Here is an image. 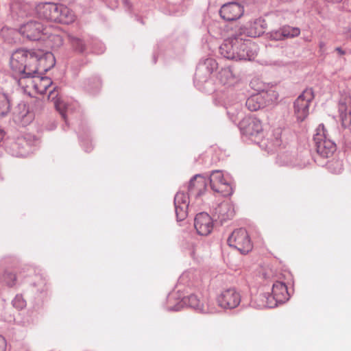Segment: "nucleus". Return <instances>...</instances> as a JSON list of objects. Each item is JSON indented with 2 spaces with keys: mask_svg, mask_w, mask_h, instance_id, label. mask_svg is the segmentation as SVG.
Returning a JSON list of instances; mask_svg holds the SVG:
<instances>
[{
  "mask_svg": "<svg viewBox=\"0 0 351 351\" xmlns=\"http://www.w3.org/2000/svg\"><path fill=\"white\" fill-rule=\"evenodd\" d=\"M54 64L53 54L40 49H16L12 53L10 60V68L14 74L22 75L19 80L21 84L23 79L29 77L39 71H47Z\"/></svg>",
  "mask_w": 351,
  "mask_h": 351,
  "instance_id": "nucleus-1",
  "label": "nucleus"
},
{
  "mask_svg": "<svg viewBox=\"0 0 351 351\" xmlns=\"http://www.w3.org/2000/svg\"><path fill=\"white\" fill-rule=\"evenodd\" d=\"M220 51L228 59L252 60L256 55L257 46L250 39L235 34L221 46Z\"/></svg>",
  "mask_w": 351,
  "mask_h": 351,
  "instance_id": "nucleus-2",
  "label": "nucleus"
},
{
  "mask_svg": "<svg viewBox=\"0 0 351 351\" xmlns=\"http://www.w3.org/2000/svg\"><path fill=\"white\" fill-rule=\"evenodd\" d=\"M289 298L287 287L284 282L276 280L272 287V296L261 294L255 299V302L259 308H271L277 302H284Z\"/></svg>",
  "mask_w": 351,
  "mask_h": 351,
  "instance_id": "nucleus-3",
  "label": "nucleus"
},
{
  "mask_svg": "<svg viewBox=\"0 0 351 351\" xmlns=\"http://www.w3.org/2000/svg\"><path fill=\"white\" fill-rule=\"evenodd\" d=\"M315 97L312 88H306L293 103L294 114L298 121H304L309 114V106Z\"/></svg>",
  "mask_w": 351,
  "mask_h": 351,
  "instance_id": "nucleus-4",
  "label": "nucleus"
},
{
  "mask_svg": "<svg viewBox=\"0 0 351 351\" xmlns=\"http://www.w3.org/2000/svg\"><path fill=\"white\" fill-rule=\"evenodd\" d=\"M314 136L316 151L321 156L328 158L336 150L335 144L327 138L326 130L324 125H319Z\"/></svg>",
  "mask_w": 351,
  "mask_h": 351,
  "instance_id": "nucleus-5",
  "label": "nucleus"
},
{
  "mask_svg": "<svg viewBox=\"0 0 351 351\" xmlns=\"http://www.w3.org/2000/svg\"><path fill=\"white\" fill-rule=\"evenodd\" d=\"M19 34L29 40H38L44 36L49 34L47 27L37 21H29L19 28Z\"/></svg>",
  "mask_w": 351,
  "mask_h": 351,
  "instance_id": "nucleus-6",
  "label": "nucleus"
},
{
  "mask_svg": "<svg viewBox=\"0 0 351 351\" xmlns=\"http://www.w3.org/2000/svg\"><path fill=\"white\" fill-rule=\"evenodd\" d=\"M228 244L237 249L240 252L245 254L252 249V243L246 230L239 228L233 231L228 239Z\"/></svg>",
  "mask_w": 351,
  "mask_h": 351,
  "instance_id": "nucleus-7",
  "label": "nucleus"
},
{
  "mask_svg": "<svg viewBox=\"0 0 351 351\" xmlns=\"http://www.w3.org/2000/svg\"><path fill=\"white\" fill-rule=\"evenodd\" d=\"M266 27L267 23L265 20L262 18H258L240 27L235 34L244 38H256L262 35Z\"/></svg>",
  "mask_w": 351,
  "mask_h": 351,
  "instance_id": "nucleus-8",
  "label": "nucleus"
},
{
  "mask_svg": "<svg viewBox=\"0 0 351 351\" xmlns=\"http://www.w3.org/2000/svg\"><path fill=\"white\" fill-rule=\"evenodd\" d=\"M217 302L223 308H234L241 302V295L234 288L224 289L218 295Z\"/></svg>",
  "mask_w": 351,
  "mask_h": 351,
  "instance_id": "nucleus-9",
  "label": "nucleus"
},
{
  "mask_svg": "<svg viewBox=\"0 0 351 351\" xmlns=\"http://www.w3.org/2000/svg\"><path fill=\"white\" fill-rule=\"evenodd\" d=\"M210 186L212 189L223 196L232 193V189L230 184L224 179L223 174L220 171L212 173L210 177Z\"/></svg>",
  "mask_w": 351,
  "mask_h": 351,
  "instance_id": "nucleus-10",
  "label": "nucleus"
},
{
  "mask_svg": "<svg viewBox=\"0 0 351 351\" xmlns=\"http://www.w3.org/2000/svg\"><path fill=\"white\" fill-rule=\"evenodd\" d=\"M243 7L234 2L224 4L219 10L221 17L227 21L239 19L243 14Z\"/></svg>",
  "mask_w": 351,
  "mask_h": 351,
  "instance_id": "nucleus-11",
  "label": "nucleus"
},
{
  "mask_svg": "<svg viewBox=\"0 0 351 351\" xmlns=\"http://www.w3.org/2000/svg\"><path fill=\"white\" fill-rule=\"evenodd\" d=\"M240 125L243 132L250 136H258L263 132L262 123L256 117L243 119Z\"/></svg>",
  "mask_w": 351,
  "mask_h": 351,
  "instance_id": "nucleus-12",
  "label": "nucleus"
},
{
  "mask_svg": "<svg viewBox=\"0 0 351 351\" xmlns=\"http://www.w3.org/2000/svg\"><path fill=\"white\" fill-rule=\"evenodd\" d=\"M27 88H32L36 93L44 94L47 89L51 85L52 81L47 77L34 76L27 77L25 82Z\"/></svg>",
  "mask_w": 351,
  "mask_h": 351,
  "instance_id": "nucleus-13",
  "label": "nucleus"
},
{
  "mask_svg": "<svg viewBox=\"0 0 351 351\" xmlns=\"http://www.w3.org/2000/svg\"><path fill=\"white\" fill-rule=\"evenodd\" d=\"M59 4L54 3H40L36 6V13L39 17L51 21L58 19Z\"/></svg>",
  "mask_w": 351,
  "mask_h": 351,
  "instance_id": "nucleus-14",
  "label": "nucleus"
},
{
  "mask_svg": "<svg viewBox=\"0 0 351 351\" xmlns=\"http://www.w3.org/2000/svg\"><path fill=\"white\" fill-rule=\"evenodd\" d=\"M194 226L199 234L206 236L213 230V220L207 213H200L195 218Z\"/></svg>",
  "mask_w": 351,
  "mask_h": 351,
  "instance_id": "nucleus-15",
  "label": "nucleus"
},
{
  "mask_svg": "<svg viewBox=\"0 0 351 351\" xmlns=\"http://www.w3.org/2000/svg\"><path fill=\"white\" fill-rule=\"evenodd\" d=\"M174 204L177 219L180 221L183 220L187 216L189 195L184 192H178L174 198Z\"/></svg>",
  "mask_w": 351,
  "mask_h": 351,
  "instance_id": "nucleus-16",
  "label": "nucleus"
},
{
  "mask_svg": "<svg viewBox=\"0 0 351 351\" xmlns=\"http://www.w3.org/2000/svg\"><path fill=\"white\" fill-rule=\"evenodd\" d=\"M206 180L200 175H196L190 181L189 190L196 197L202 195L206 189Z\"/></svg>",
  "mask_w": 351,
  "mask_h": 351,
  "instance_id": "nucleus-17",
  "label": "nucleus"
},
{
  "mask_svg": "<svg viewBox=\"0 0 351 351\" xmlns=\"http://www.w3.org/2000/svg\"><path fill=\"white\" fill-rule=\"evenodd\" d=\"M58 15L55 22L69 24L73 22L75 19L73 12L62 4H59Z\"/></svg>",
  "mask_w": 351,
  "mask_h": 351,
  "instance_id": "nucleus-18",
  "label": "nucleus"
},
{
  "mask_svg": "<svg viewBox=\"0 0 351 351\" xmlns=\"http://www.w3.org/2000/svg\"><path fill=\"white\" fill-rule=\"evenodd\" d=\"M219 218L221 221H226L232 219L235 213L232 204L229 202H223L218 207Z\"/></svg>",
  "mask_w": 351,
  "mask_h": 351,
  "instance_id": "nucleus-19",
  "label": "nucleus"
},
{
  "mask_svg": "<svg viewBox=\"0 0 351 351\" xmlns=\"http://www.w3.org/2000/svg\"><path fill=\"white\" fill-rule=\"evenodd\" d=\"M246 106L250 110L256 111L267 106V101L264 100L261 93H259L249 97L246 101Z\"/></svg>",
  "mask_w": 351,
  "mask_h": 351,
  "instance_id": "nucleus-20",
  "label": "nucleus"
},
{
  "mask_svg": "<svg viewBox=\"0 0 351 351\" xmlns=\"http://www.w3.org/2000/svg\"><path fill=\"white\" fill-rule=\"evenodd\" d=\"M220 82L223 85L231 86L234 84L237 79L230 69H222L219 75Z\"/></svg>",
  "mask_w": 351,
  "mask_h": 351,
  "instance_id": "nucleus-21",
  "label": "nucleus"
},
{
  "mask_svg": "<svg viewBox=\"0 0 351 351\" xmlns=\"http://www.w3.org/2000/svg\"><path fill=\"white\" fill-rule=\"evenodd\" d=\"M49 99L53 101V104L56 110L59 111L62 116L64 118L66 104L60 97H58V92L56 90H54L49 93Z\"/></svg>",
  "mask_w": 351,
  "mask_h": 351,
  "instance_id": "nucleus-22",
  "label": "nucleus"
},
{
  "mask_svg": "<svg viewBox=\"0 0 351 351\" xmlns=\"http://www.w3.org/2000/svg\"><path fill=\"white\" fill-rule=\"evenodd\" d=\"M183 302L185 304L190 307L198 310L201 312L205 313L204 305L200 300L195 295H190L189 296L184 298Z\"/></svg>",
  "mask_w": 351,
  "mask_h": 351,
  "instance_id": "nucleus-23",
  "label": "nucleus"
},
{
  "mask_svg": "<svg viewBox=\"0 0 351 351\" xmlns=\"http://www.w3.org/2000/svg\"><path fill=\"white\" fill-rule=\"evenodd\" d=\"M284 40L293 38L300 34V29L298 27H293L289 25H284L282 27Z\"/></svg>",
  "mask_w": 351,
  "mask_h": 351,
  "instance_id": "nucleus-24",
  "label": "nucleus"
},
{
  "mask_svg": "<svg viewBox=\"0 0 351 351\" xmlns=\"http://www.w3.org/2000/svg\"><path fill=\"white\" fill-rule=\"evenodd\" d=\"M264 100L267 101V106L276 102L278 99V94L275 90H269L267 92L261 93Z\"/></svg>",
  "mask_w": 351,
  "mask_h": 351,
  "instance_id": "nucleus-25",
  "label": "nucleus"
},
{
  "mask_svg": "<svg viewBox=\"0 0 351 351\" xmlns=\"http://www.w3.org/2000/svg\"><path fill=\"white\" fill-rule=\"evenodd\" d=\"M10 110V104L6 97H3L0 99V114L5 115Z\"/></svg>",
  "mask_w": 351,
  "mask_h": 351,
  "instance_id": "nucleus-26",
  "label": "nucleus"
},
{
  "mask_svg": "<svg viewBox=\"0 0 351 351\" xmlns=\"http://www.w3.org/2000/svg\"><path fill=\"white\" fill-rule=\"evenodd\" d=\"M269 38L274 40H284L282 28L278 30H273L269 33Z\"/></svg>",
  "mask_w": 351,
  "mask_h": 351,
  "instance_id": "nucleus-27",
  "label": "nucleus"
},
{
  "mask_svg": "<svg viewBox=\"0 0 351 351\" xmlns=\"http://www.w3.org/2000/svg\"><path fill=\"white\" fill-rule=\"evenodd\" d=\"M71 43L73 47L79 51H83L85 49L84 42L78 38H72Z\"/></svg>",
  "mask_w": 351,
  "mask_h": 351,
  "instance_id": "nucleus-28",
  "label": "nucleus"
},
{
  "mask_svg": "<svg viewBox=\"0 0 351 351\" xmlns=\"http://www.w3.org/2000/svg\"><path fill=\"white\" fill-rule=\"evenodd\" d=\"M281 134L282 130L280 128H278L277 130H276L274 133V146L276 147H280V145H282Z\"/></svg>",
  "mask_w": 351,
  "mask_h": 351,
  "instance_id": "nucleus-29",
  "label": "nucleus"
},
{
  "mask_svg": "<svg viewBox=\"0 0 351 351\" xmlns=\"http://www.w3.org/2000/svg\"><path fill=\"white\" fill-rule=\"evenodd\" d=\"M4 279L7 285L10 287L14 285L16 280L15 274L11 273L7 274L4 277Z\"/></svg>",
  "mask_w": 351,
  "mask_h": 351,
  "instance_id": "nucleus-30",
  "label": "nucleus"
},
{
  "mask_svg": "<svg viewBox=\"0 0 351 351\" xmlns=\"http://www.w3.org/2000/svg\"><path fill=\"white\" fill-rule=\"evenodd\" d=\"M25 301H23V300H20L18 298H16L15 300H14V305L18 307L22 308L23 306H25Z\"/></svg>",
  "mask_w": 351,
  "mask_h": 351,
  "instance_id": "nucleus-31",
  "label": "nucleus"
},
{
  "mask_svg": "<svg viewBox=\"0 0 351 351\" xmlns=\"http://www.w3.org/2000/svg\"><path fill=\"white\" fill-rule=\"evenodd\" d=\"M6 348V341L5 339L0 336V351H5Z\"/></svg>",
  "mask_w": 351,
  "mask_h": 351,
  "instance_id": "nucleus-32",
  "label": "nucleus"
},
{
  "mask_svg": "<svg viewBox=\"0 0 351 351\" xmlns=\"http://www.w3.org/2000/svg\"><path fill=\"white\" fill-rule=\"evenodd\" d=\"M184 0H169V3L178 6H182Z\"/></svg>",
  "mask_w": 351,
  "mask_h": 351,
  "instance_id": "nucleus-33",
  "label": "nucleus"
},
{
  "mask_svg": "<svg viewBox=\"0 0 351 351\" xmlns=\"http://www.w3.org/2000/svg\"><path fill=\"white\" fill-rule=\"evenodd\" d=\"M336 51H338V53H339V54H341V55H344V54H345V51H343V50L341 49V48H340V47H337V48L336 49Z\"/></svg>",
  "mask_w": 351,
  "mask_h": 351,
  "instance_id": "nucleus-34",
  "label": "nucleus"
},
{
  "mask_svg": "<svg viewBox=\"0 0 351 351\" xmlns=\"http://www.w3.org/2000/svg\"><path fill=\"white\" fill-rule=\"evenodd\" d=\"M324 46H325V44H324L323 42H321V43H319V47H320V49H323V48L324 47Z\"/></svg>",
  "mask_w": 351,
  "mask_h": 351,
  "instance_id": "nucleus-35",
  "label": "nucleus"
},
{
  "mask_svg": "<svg viewBox=\"0 0 351 351\" xmlns=\"http://www.w3.org/2000/svg\"><path fill=\"white\" fill-rule=\"evenodd\" d=\"M173 310L178 311V308H173Z\"/></svg>",
  "mask_w": 351,
  "mask_h": 351,
  "instance_id": "nucleus-36",
  "label": "nucleus"
}]
</instances>
